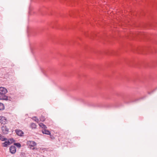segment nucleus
I'll return each instance as SVG.
<instances>
[{"instance_id": "nucleus-15", "label": "nucleus", "mask_w": 157, "mask_h": 157, "mask_svg": "<svg viewBox=\"0 0 157 157\" xmlns=\"http://www.w3.org/2000/svg\"><path fill=\"white\" fill-rule=\"evenodd\" d=\"M32 119L33 120L37 122H38L39 121V119L36 117H33Z\"/></svg>"}, {"instance_id": "nucleus-16", "label": "nucleus", "mask_w": 157, "mask_h": 157, "mask_svg": "<svg viewBox=\"0 0 157 157\" xmlns=\"http://www.w3.org/2000/svg\"><path fill=\"white\" fill-rule=\"evenodd\" d=\"M40 121H43L44 120V117L43 116H41L40 118Z\"/></svg>"}, {"instance_id": "nucleus-17", "label": "nucleus", "mask_w": 157, "mask_h": 157, "mask_svg": "<svg viewBox=\"0 0 157 157\" xmlns=\"http://www.w3.org/2000/svg\"><path fill=\"white\" fill-rule=\"evenodd\" d=\"M36 148L35 147H33V148H32V149L33 150H34Z\"/></svg>"}, {"instance_id": "nucleus-2", "label": "nucleus", "mask_w": 157, "mask_h": 157, "mask_svg": "<svg viewBox=\"0 0 157 157\" xmlns=\"http://www.w3.org/2000/svg\"><path fill=\"white\" fill-rule=\"evenodd\" d=\"M2 131L4 134H7L8 133L9 129L6 125L3 126L1 128Z\"/></svg>"}, {"instance_id": "nucleus-8", "label": "nucleus", "mask_w": 157, "mask_h": 157, "mask_svg": "<svg viewBox=\"0 0 157 157\" xmlns=\"http://www.w3.org/2000/svg\"><path fill=\"white\" fill-rule=\"evenodd\" d=\"M10 143L9 141H6L4 143H2V146L4 147H6L8 145H10Z\"/></svg>"}, {"instance_id": "nucleus-7", "label": "nucleus", "mask_w": 157, "mask_h": 157, "mask_svg": "<svg viewBox=\"0 0 157 157\" xmlns=\"http://www.w3.org/2000/svg\"><path fill=\"white\" fill-rule=\"evenodd\" d=\"M42 132L43 134H44L46 135H50L51 134L50 132L46 129H43L42 131Z\"/></svg>"}, {"instance_id": "nucleus-3", "label": "nucleus", "mask_w": 157, "mask_h": 157, "mask_svg": "<svg viewBox=\"0 0 157 157\" xmlns=\"http://www.w3.org/2000/svg\"><path fill=\"white\" fill-rule=\"evenodd\" d=\"M27 144L31 148L32 147H34L36 146V143L33 141H27Z\"/></svg>"}, {"instance_id": "nucleus-13", "label": "nucleus", "mask_w": 157, "mask_h": 157, "mask_svg": "<svg viewBox=\"0 0 157 157\" xmlns=\"http://www.w3.org/2000/svg\"><path fill=\"white\" fill-rule=\"evenodd\" d=\"M31 127L32 128H35L36 127V125L34 123H32L31 125Z\"/></svg>"}, {"instance_id": "nucleus-1", "label": "nucleus", "mask_w": 157, "mask_h": 157, "mask_svg": "<svg viewBox=\"0 0 157 157\" xmlns=\"http://www.w3.org/2000/svg\"><path fill=\"white\" fill-rule=\"evenodd\" d=\"M7 92L6 88L0 87V100L7 101L9 100V97L6 95Z\"/></svg>"}, {"instance_id": "nucleus-5", "label": "nucleus", "mask_w": 157, "mask_h": 157, "mask_svg": "<svg viewBox=\"0 0 157 157\" xmlns=\"http://www.w3.org/2000/svg\"><path fill=\"white\" fill-rule=\"evenodd\" d=\"M10 152L12 154L15 153L16 151V149L14 146H12L10 148Z\"/></svg>"}, {"instance_id": "nucleus-14", "label": "nucleus", "mask_w": 157, "mask_h": 157, "mask_svg": "<svg viewBox=\"0 0 157 157\" xmlns=\"http://www.w3.org/2000/svg\"><path fill=\"white\" fill-rule=\"evenodd\" d=\"M14 145L18 148H20L21 147V145L19 143H15L14 144Z\"/></svg>"}, {"instance_id": "nucleus-10", "label": "nucleus", "mask_w": 157, "mask_h": 157, "mask_svg": "<svg viewBox=\"0 0 157 157\" xmlns=\"http://www.w3.org/2000/svg\"><path fill=\"white\" fill-rule=\"evenodd\" d=\"M0 140L2 141H4L7 140V139L4 136L0 134Z\"/></svg>"}, {"instance_id": "nucleus-11", "label": "nucleus", "mask_w": 157, "mask_h": 157, "mask_svg": "<svg viewBox=\"0 0 157 157\" xmlns=\"http://www.w3.org/2000/svg\"><path fill=\"white\" fill-rule=\"evenodd\" d=\"M5 107L4 104L0 102V110H3L4 109Z\"/></svg>"}, {"instance_id": "nucleus-6", "label": "nucleus", "mask_w": 157, "mask_h": 157, "mask_svg": "<svg viewBox=\"0 0 157 157\" xmlns=\"http://www.w3.org/2000/svg\"><path fill=\"white\" fill-rule=\"evenodd\" d=\"M15 131L16 134L20 136H22L24 134L23 131L19 129H16Z\"/></svg>"}, {"instance_id": "nucleus-9", "label": "nucleus", "mask_w": 157, "mask_h": 157, "mask_svg": "<svg viewBox=\"0 0 157 157\" xmlns=\"http://www.w3.org/2000/svg\"><path fill=\"white\" fill-rule=\"evenodd\" d=\"M39 125L40 127H41L44 129L47 128V127H46V126L42 123H40L39 124Z\"/></svg>"}, {"instance_id": "nucleus-12", "label": "nucleus", "mask_w": 157, "mask_h": 157, "mask_svg": "<svg viewBox=\"0 0 157 157\" xmlns=\"http://www.w3.org/2000/svg\"><path fill=\"white\" fill-rule=\"evenodd\" d=\"M8 141H9L10 143V144H11L14 142L15 141L13 138H10L8 140Z\"/></svg>"}, {"instance_id": "nucleus-4", "label": "nucleus", "mask_w": 157, "mask_h": 157, "mask_svg": "<svg viewBox=\"0 0 157 157\" xmlns=\"http://www.w3.org/2000/svg\"><path fill=\"white\" fill-rule=\"evenodd\" d=\"M7 121V119L5 117H0V122L1 124H6Z\"/></svg>"}]
</instances>
